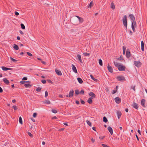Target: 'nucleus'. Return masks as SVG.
Instances as JSON below:
<instances>
[{"label":"nucleus","instance_id":"f257e3e1","mask_svg":"<svg viewBox=\"0 0 147 147\" xmlns=\"http://www.w3.org/2000/svg\"><path fill=\"white\" fill-rule=\"evenodd\" d=\"M127 17L126 15H125L122 19L123 23L124 26L125 27L126 29H127Z\"/></svg>","mask_w":147,"mask_h":147},{"label":"nucleus","instance_id":"f03ea898","mask_svg":"<svg viewBox=\"0 0 147 147\" xmlns=\"http://www.w3.org/2000/svg\"><path fill=\"white\" fill-rule=\"evenodd\" d=\"M117 79L119 81L123 82L125 81V79L124 76H118L117 77Z\"/></svg>","mask_w":147,"mask_h":147},{"label":"nucleus","instance_id":"7ed1b4c3","mask_svg":"<svg viewBox=\"0 0 147 147\" xmlns=\"http://www.w3.org/2000/svg\"><path fill=\"white\" fill-rule=\"evenodd\" d=\"M134 63L135 65L137 67H140L142 65V63L139 61H134Z\"/></svg>","mask_w":147,"mask_h":147},{"label":"nucleus","instance_id":"20e7f679","mask_svg":"<svg viewBox=\"0 0 147 147\" xmlns=\"http://www.w3.org/2000/svg\"><path fill=\"white\" fill-rule=\"evenodd\" d=\"M118 70L120 71H124L125 70V67L122 65H120L118 68Z\"/></svg>","mask_w":147,"mask_h":147},{"label":"nucleus","instance_id":"39448f33","mask_svg":"<svg viewBox=\"0 0 147 147\" xmlns=\"http://www.w3.org/2000/svg\"><path fill=\"white\" fill-rule=\"evenodd\" d=\"M115 102L117 104L121 102V99L119 97H117L115 98Z\"/></svg>","mask_w":147,"mask_h":147},{"label":"nucleus","instance_id":"423d86ee","mask_svg":"<svg viewBox=\"0 0 147 147\" xmlns=\"http://www.w3.org/2000/svg\"><path fill=\"white\" fill-rule=\"evenodd\" d=\"M107 68L108 71L111 73H112L113 72V69L112 67L109 66V63L108 64L107 66Z\"/></svg>","mask_w":147,"mask_h":147},{"label":"nucleus","instance_id":"0eeeda50","mask_svg":"<svg viewBox=\"0 0 147 147\" xmlns=\"http://www.w3.org/2000/svg\"><path fill=\"white\" fill-rule=\"evenodd\" d=\"M131 56V53L129 50L127 49L126 52V57L127 58H129Z\"/></svg>","mask_w":147,"mask_h":147},{"label":"nucleus","instance_id":"6e6552de","mask_svg":"<svg viewBox=\"0 0 147 147\" xmlns=\"http://www.w3.org/2000/svg\"><path fill=\"white\" fill-rule=\"evenodd\" d=\"M132 106L134 108L136 109H138V105L136 102H134Z\"/></svg>","mask_w":147,"mask_h":147},{"label":"nucleus","instance_id":"1a4fd4ad","mask_svg":"<svg viewBox=\"0 0 147 147\" xmlns=\"http://www.w3.org/2000/svg\"><path fill=\"white\" fill-rule=\"evenodd\" d=\"M74 91L73 90H70L69 93V97H72L74 95Z\"/></svg>","mask_w":147,"mask_h":147},{"label":"nucleus","instance_id":"9d476101","mask_svg":"<svg viewBox=\"0 0 147 147\" xmlns=\"http://www.w3.org/2000/svg\"><path fill=\"white\" fill-rule=\"evenodd\" d=\"M56 73L59 76H61L62 75L61 71L59 70L56 69L55 70Z\"/></svg>","mask_w":147,"mask_h":147},{"label":"nucleus","instance_id":"9b49d317","mask_svg":"<svg viewBox=\"0 0 147 147\" xmlns=\"http://www.w3.org/2000/svg\"><path fill=\"white\" fill-rule=\"evenodd\" d=\"M72 69L73 71L75 73H77V71L76 68V67H75V65L73 64H72Z\"/></svg>","mask_w":147,"mask_h":147},{"label":"nucleus","instance_id":"f8f14e48","mask_svg":"<svg viewBox=\"0 0 147 147\" xmlns=\"http://www.w3.org/2000/svg\"><path fill=\"white\" fill-rule=\"evenodd\" d=\"M108 129L110 133L112 135L113 134V130L112 127L109 126L108 127Z\"/></svg>","mask_w":147,"mask_h":147},{"label":"nucleus","instance_id":"ddd939ff","mask_svg":"<svg viewBox=\"0 0 147 147\" xmlns=\"http://www.w3.org/2000/svg\"><path fill=\"white\" fill-rule=\"evenodd\" d=\"M145 100L144 99H142L141 101V105L144 107H145Z\"/></svg>","mask_w":147,"mask_h":147},{"label":"nucleus","instance_id":"4468645a","mask_svg":"<svg viewBox=\"0 0 147 147\" xmlns=\"http://www.w3.org/2000/svg\"><path fill=\"white\" fill-rule=\"evenodd\" d=\"M141 50L143 51L144 50V43L143 41H142L141 42Z\"/></svg>","mask_w":147,"mask_h":147},{"label":"nucleus","instance_id":"2eb2a0df","mask_svg":"<svg viewBox=\"0 0 147 147\" xmlns=\"http://www.w3.org/2000/svg\"><path fill=\"white\" fill-rule=\"evenodd\" d=\"M89 95L91 96L92 98H95L96 95L95 94L92 92H90L89 93Z\"/></svg>","mask_w":147,"mask_h":147},{"label":"nucleus","instance_id":"dca6fc26","mask_svg":"<svg viewBox=\"0 0 147 147\" xmlns=\"http://www.w3.org/2000/svg\"><path fill=\"white\" fill-rule=\"evenodd\" d=\"M129 16L130 18L132 20L134 21L135 20V17L133 14H130L129 15Z\"/></svg>","mask_w":147,"mask_h":147},{"label":"nucleus","instance_id":"f3484780","mask_svg":"<svg viewBox=\"0 0 147 147\" xmlns=\"http://www.w3.org/2000/svg\"><path fill=\"white\" fill-rule=\"evenodd\" d=\"M93 99L92 97H90L88 99L87 102L90 104H91L92 102V99Z\"/></svg>","mask_w":147,"mask_h":147},{"label":"nucleus","instance_id":"a211bd4d","mask_svg":"<svg viewBox=\"0 0 147 147\" xmlns=\"http://www.w3.org/2000/svg\"><path fill=\"white\" fill-rule=\"evenodd\" d=\"M2 70L3 71H7L8 70H11V69L8 67H2Z\"/></svg>","mask_w":147,"mask_h":147},{"label":"nucleus","instance_id":"6ab92c4d","mask_svg":"<svg viewBox=\"0 0 147 147\" xmlns=\"http://www.w3.org/2000/svg\"><path fill=\"white\" fill-rule=\"evenodd\" d=\"M114 63L115 65V66L117 67H118V68L119 67V66H120V64L119 63H118L117 62H114Z\"/></svg>","mask_w":147,"mask_h":147},{"label":"nucleus","instance_id":"aec40b11","mask_svg":"<svg viewBox=\"0 0 147 147\" xmlns=\"http://www.w3.org/2000/svg\"><path fill=\"white\" fill-rule=\"evenodd\" d=\"M24 85L26 88H30L32 85V84H31L30 85L29 83H28L27 84H25Z\"/></svg>","mask_w":147,"mask_h":147},{"label":"nucleus","instance_id":"412c9836","mask_svg":"<svg viewBox=\"0 0 147 147\" xmlns=\"http://www.w3.org/2000/svg\"><path fill=\"white\" fill-rule=\"evenodd\" d=\"M14 49L16 50H18L19 49L18 46L16 44H14L13 47Z\"/></svg>","mask_w":147,"mask_h":147},{"label":"nucleus","instance_id":"4be33fe9","mask_svg":"<svg viewBox=\"0 0 147 147\" xmlns=\"http://www.w3.org/2000/svg\"><path fill=\"white\" fill-rule=\"evenodd\" d=\"M117 114L118 117V119H119L121 117V112H119V111H117Z\"/></svg>","mask_w":147,"mask_h":147},{"label":"nucleus","instance_id":"5701e85b","mask_svg":"<svg viewBox=\"0 0 147 147\" xmlns=\"http://www.w3.org/2000/svg\"><path fill=\"white\" fill-rule=\"evenodd\" d=\"M131 27L132 28V29L133 30V31L134 32H136L135 30V26H134V25H133V24H132V21L131 22Z\"/></svg>","mask_w":147,"mask_h":147},{"label":"nucleus","instance_id":"b1692460","mask_svg":"<svg viewBox=\"0 0 147 147\" xmlns=\"http://www.w3.org/2000/svg\"><path fill=\"white\" fill-rule=\"evenodd\" d=\"M136 86L135 85H132L131 87V89H133L134 92L136 91Z\"/></svg>","mask_w":147,"mask_h":147},{"label":"nucleus","instance_id":"393cba45","mask_svg":"<svg viewBox=\"0 0 147 147\" xmlns=\"http://www.w3.org/2000/svg\"><path fill=\"white\" fill-rule=\"evenodd\" d=\"M77 80L79 83H83V82L82 79L80 78H77Z\"/></svg>","mask_w":147,"mask_h":147},{"label":"nucleus","instance_id":"a878e982","mask_svg":"<svg viewBox=\"0 0 147 147\" xmlns=\"http://www.w3.org/2000/svg\"><path fill=\"white\" fill-rule=\"evenodd\" d=\"M93 5V3L92 1L90 2L89 5L88 6V8H91L92 7Z\"/></svg>","mask_w":147,"mask_h":147},{"label":"nucleus","instance_id":"bb28decb","mask_svg":"<svg viewBox=\"0 0 147 147\" xmlns=\"http://www.w3.org/2000/svg\"><path fill=\"white\" fill-rule=\"evenodd\" d=\"M90 77L94 81H95L96 82H97V80L95 79V78H94V77L92 75H91Z\"/></svg>","mask_w":147,"mask_h":147},{"label":"nucleus","instance_id":"cd10ccee","mask_svg":"<svg viewBox=\"0 0 147 147\" xmlns=\"http://www.w3.org/2000/svg\"><path fill=\"white\" fill-rule=\"evenodd\" d=\"M19 121L20 124H23L22 119V117H20L19 118Z\"/></svg>","mask_w":147,"mask_h":147},{"label":"nucleus","instance_id":"c85d7f7f","mask_svg":"<svg viewBox=\"0 0 147 147\" xmlns=\"http://www.w3.org/2000/svg\"><path fill=\"white\" fill-rule=\"evenodd\" d=\"M111 8L113 9H115V5L113 2H112L111 4Z\"/></svg>","mask_w":147,"mask_h":147},{"label":"nucleus","instance_id":"c756f323","mask_svg":"<svg viewBox=\"0 0 147 147\" xmlns=\"http://www.w3.org/2000/svg\"><path fill=\"white\" fill-rule=\"evenodd\" d=\"M3 81L4 83H9V80L6 78H4L3 79Z\"/></svg>","mask_w":147,"mask_h":147},{"label":"nucleus","instance_id":"7c9ffc66","mask_svg":"<svg viewBox=\"0 0 147 147\" xmlns=\"http://www.w3.org/2000/svg\"><path fill=\"white\" fill-rule=\"evenodd\" d=\"M126 47L125 46H123V55L125 54V50H126Z\"/></svg>","mask_w":147,"mask_h":147},{"label":"nucleus","instance_id":"2f4dec72","mask_svg":"<svg viewBox=\"0 0 147 147\" xmlns=\"http://www.w3.org/2000/svg\"><path fill=\"white\" fill-rule=\"evenodd\" d=\"M103 121L105 123H107L108 120L107 118L105 117H103Z\"/></svg>","mask_w":147,"mask_h":147},{"label":"nucleus","instance_id":"473e14b6","mask_svg":"<svg viewBox=\"0 0 147 147\" xmlns=\"http://www.w3.org/2000/svg\"><path fill=\"white\" fill-rule=\"evenodd\" d=\"M86 122L87 124L89 125L90 127L92 126V124L88 120H87L86 121Z\"/></svg>","mask_w":147,"mask_h":147},{"label":"nucleus","instance_id":"72a5a7b5","mask_svg":"<svg viewBox=\"0 0 147 147\" xmlns=\"http://www.w3.org/2000/svg\"><path fill=\"white\" fill-rule=\"evenodd\" d=\"M42 88L41 87H38V88H37L36 90L37 92H40L41 91V89Z\"/></svg>","mask_w":147,"mask_h":147},{"label":"nucleus","instance_id":"f704fd0d","mask_svg":"<svg viewBox=\"0 0 147 147\" xmlns=\"http://www.w3.org/2000/svg\"><path fill=\"white\" fill-rule=\"evenodd\" d=\"M133 21H132V24H133V25H134V26H135V27H136L137 25L135 20Z\"/></svg>","mask_w":147,"mask_h":147},{"label":"nucleus","instance_id":"c9c22d12","mask_svg":"<svg viewBox=\"0 0 147 147\" xmlns=\"http://www.w3.org/2000/svg\"><path fill=\"white\" fill-rule=\"evenodd\" d=\"M99 63L100 65L102 66V61L101 59L99 60Z\"/></svg>","mask_w":147,"mask_h":147},{"label":"nucleus","instance_id":"e433bc0d","mask_svg":"<svg viewBox=\"0 0 147 147\" xmlns=\"http://www.w3.org/2000/svg\"><path fill=\"white\" fill-rule=\"evenodd\" d=\"M20 26H21V28L22 29H25V27L24 25L23 24H22V23L21 24Z\"/></svg>","mask_w":147,"mask_h":147},{"label":"nucleus","instance_id":"4c0bfd02","mask_svg":"<svg viewBox=\"0 0 147 147\" xmlns=\"http://www.w3.org/2000/svg\"><path fill=\"white\" fill-rule=\"evenodd\" d=\"M45 102L47 104H49L51 103L50 101L47 100H45Z\"/></svg>","mask_w":147,"mask_h":147},{"label":"nucleus","instance_id":"58836bf2","mask_svg":"<svg viewBox=\"0 0 147 147\" xmlns=\"http://www.w3.org/2000/svg\"><path fill=\"white\" fill-rule=\"evenodd\" d=\"M10 59L13 62H16V61H17V60H16V59H13V58H12L11 57H10Z\"/></svg>","mask_w":147,"mask_h":147},{"label":"nucleus","instance_id":"ea45409f","mask_svg":"<svg viewBox=\"0 0 147 147\" xmlns=\"http://www.w3.org/2000/svg\"><path fill=\"white\" fill-rule=\"evenodd\" d=\"M51 111L53 113H56L57 112V111L55 109H52Z\"/></svg>","mask_w":147,"mask_h":147},{"label":"nucleus","instance_id":"a19ab883","mask_svg":"<svg viewBox=\"0 0 147 147\" xmlns=\"http://www.w3.org/2000/svg\"><path fill=\"white\" fill-rule=\"evenodd\" d=\"M79 94V91L78 90H75V96H76V94L78 95Z\"/></svg>","mask_w":147,"mask_h":147},{"label":"nucleus","instance_id":"79ce46f5","mask_svg":"<svg viewBox=\"0 0 147 147\" xmlns=\"http://www.w3.org/2000/svg\"><path fill=\"white\" fill-rule=\"evenodd\" d=\"M83 55L85 56H88V55H90V54L89 53H83Z\"/></svg>","mask_w":147,"mask_h":147},{"label":"nucleus","instance_id":"37998d69","mask_svg":"<svg viewBox=\"0 0 147 147\" xmlns=\"http://www.w3.org/2000/svg\"><path fill=\"white\" fill-rule=\"evenodd\" d=\"M13 109L15 110H16L18 109L17 107L15 105L13 106Z\"/></svg>","mask_w":147,"mask_h":147},{"label":"nucleus","instance_id":"c03bdc74","mask_svg":"<svg viewBox=\"0 0 147 147\" xmlns=\"http://www.w3.org/2000/svg\"><path fill=\"white\" fill-rule=\"evenodd\" d=\"M79 20L80 23H82L83 22V19L82 18H81L80 19H79Z\"/></svg>","mask_w":147,"mask_h":147},{"label":"nucleus","instance_id":"a18cd8bd","mask_svg":"<svg viewBox=\"0 0 147 147\" xmlns=\"http://www.w3.org/2000/svg\"><path fill=\"white\" fill-rule=\"evenodd\" d=\"M28 135H29V136H30L31 137H32L33 136L32 134H31V133L29 132H28Z\"/></svg>","mask_w":147,"mask_h":147},{"label":"nucleus","instance_id":"49530a36","mask_svg":"<svg viewBox=\"0 0 147 147\" xmlns=\"http://www.w3.org/2000/svg\"><path fill=\"white\" fill-rule=\"evenodd\" d=\"M37 115V114L36 113H34L33 115V117H36Z\"/></svg>","mask_w":147,"mask_h":147},{"label":"nucleus","instance_id":"de8ad7c7","mask_svg":"<svg viewBox=\"0 0 147 147\" xmlns=\"http://www.w3.org/2000/svg\"><path fill=\"white\" fill-rule=\"evenodd\" d=\"M20 83H30V82L29 81H21L20 82Z\"/></svg>","mask_w":147,"mask_h":147},{"label":"nucleus","instance_id":"09e8293b","mask_svg":"<svg viewBox=\"0 0 147 147\" xmlns=\"http://www.w3.org/2000/svg\"><path fill=\"white\" fill-rule=\"evenodd\" d=\"M48 96V93L47 91H46L45 92V97H47V96Z\"/></svg>","mask_w":147,"mask_h":147},{"label":"nucleus","instance_id":"8fccbe9b","mask_svg":"<svg viewBox=\"0 0 147 147\" xmlns=\"http://www.w3.org/2000/svg\"><path fill=\"white\" fill-rule=\"evenodd\" d=\"M80 93L82 94H84V91L83 90H81Z\"/></svg>","mask_w":147,"mask_h":147},{"label":"nucleus","instance_id":"3c124183","mask_svg":"<svg viewBox=\"0 0 147 147\" xmlns=\"http://www.w3.org/2000/svg\"><path fill=\"white\" fill-rule=\"evenodd\" d=\"M80 101L82 104H85V102L82 99H80Z\"/></svg>","mask_w":147,"mask_h":147},{"label":"nucleus","instance_id":"603ef678","mask_svg":"<svg viewBox=\"0 0 147 147\" xmlns=\"http://www.w3.org/2000/svg\"><path fill=\"white\" fill-rule=\"evenodd\" d=\"M102 146L103 147H109V146H107V145L102 144Z\"/></svg>","mask_w":147,"mask_h":147},{"label":"nucleus","instance_id":"864d4df0","mask_svg":"<svg viewBox=\"0 0 147 147\" xmlns=\"http://www.w3.org/2000/svg\"><path fill=\"white\" fill-rule=\"evenodd\" d=\"M27 53V54L29 56H32V55L29 52H27L26 53Z\"/></svg>","mask_w":147,"mask_h":147},{"label":"nucleus","instance_id":"5fc2aeb1","mask_svg":"<svg viewBox=\"0 0 147 147\" xmlns=\"http://www.w3.org/2000/svg\"><path fill=\"white\" fill-rule=\"evenodd\" d=\"M27 80V78L26 77H24L22 79V80Z\"/></svg>","mask_w":147,"mask_h":147},{"label":"nucleus","instance_id":"6e6d98bb","mask_svg":"<svg viewBox=\"0 0 147 147\" xmlns=\"http://www.w3.org/2000/svg\"><path fill=\"white\" fill-rule=\"evenodd\" d=\"M77 56L78 59L81 58V55H78Z\"/></svg>","mask_w":147,"mask_h":147},{"label":"nucleus","instance_id":"4d7b16f0","mask_svg":"<svg viewBox=\"0 0 147 147\" xmlns=\"http://www.w3.org/2000/svg\"><path fill=\"white\" fill-rule=\"evenodd\" d=\"M15 14L16 16H18L19 15V13L16 11L15 12Z\"/></svg>","mask_w":147,"mask_h":147},{"label":"nucleus","instance_id":"13d9d810","mask_svg":"<svg viewBox=\"0 0 147 147\" xmlns=\"http://www.w3.org/2000/svg\"><path fill=\"white\" fill-rule=\"evenodd\" d=\"M117 92V90H113L112 92V94H115L116 92Z\"/></svg>","mask_w":147,"mask_h":147},{"label":"nucleus","instance_id":"bf43d9fd","mask_svg":"<svg viewBox=\"0 0 147 147\" xmlns=\"http://www.w3.org/2000/svg\"><path fill=\"white\" fill-rule=\"evenodd\" d=\"M76 104H78V105L80 104V102H79V101L78 100H76Z\"/></svg>","mask_w":147,"mask_h":147},{"label":"nucleus","instance_id":"052dcab7","mask_svg":"<svg viewBox=\"0 0 147 147\" xmlns=\"http://www.w3.org/2000/svg\"><path fill=\"white\" fill-rule=\"evenodd\" d=\"M3 92V90L2 88L0 87V93H2Z\"/></svg>","mask_w":147,"mask_h":147},{"label":"nucleus","instance_id":"680f3d73","mask_svg":"<svg viewBox=\"0 0 147 147\" xmlns=\"http://www.w3.org/2000/svg\"><path fill=\"white\" fill-rule=\"evenodd\" d=\"M20 34H21L22 35V34H24V32L22 31L21 30H20Z\"/></svg>","mask_w":147,"mask_h":147},{"label":"nucleus","instance_id":"e2e57ef3","mask_svg":"<svg viewBox=\"0 0 147 147\" xmlns=\"http://www.w3.org/2000/svg\"><path fill=\"white\" fill-rule=\"evenodd\" d=\"M42 83H46V81L45 80H42L41 81Z\"/></svg>","mask_w":147,"mask_h":147},{"label":"nucleus","instance_id":"0e129e2a","mask_svg":"<svg viewBox=\"0 0 147 147\" xmlns=\"http://www.w3.org/2000/svg\"><path fill=\"white\" fill-rule=\"evenodd\" d=\"M109 91V89L108 88H105V91L106 92H108Z\"/></svg>","mask_w":147,"mask_h":147},{"label":"nucleus","instance_id":"69168bd1","mask_svg":"<svg viewBox=\"0 0 147 147\" xmlns=\"http://www.w3.org/2000/svg\"><path fill=\"white\" fill-rule=\"evenodd\" d=\"M16 102V100H15V99H13L12 101V102L13 103H15Z\"/></svg>","mask_w":147,"mask_h":147},{"label":"nucleus","instance_id":"338daca9","mask_svg":"<svg viewBox=\"0 0 147 147\" xmlns=\"http://www.w3.org/2000/svg\"><path fill=\"white\" fill-rule=\"evenodd\" d=\"M123 59V58L121 56L119 58H118V59L120 60H121Z\"/></svg>","mask_w":147,"mask_h":147},{"label":"nucleus","instance_id":"774afa93","mask_svg":"<svg viewBox=\"0 0 147 147\" xmlns=\"http://www.w3.org/2000/svg\"><path fill=\"white\" fill-rule=\"evenodd\" d=\"M104 137H105L104 136H101L100 137V138L103 139L104 138Z\"/></svg>","mask_w":147,"mask_h":147}]
</instances>
